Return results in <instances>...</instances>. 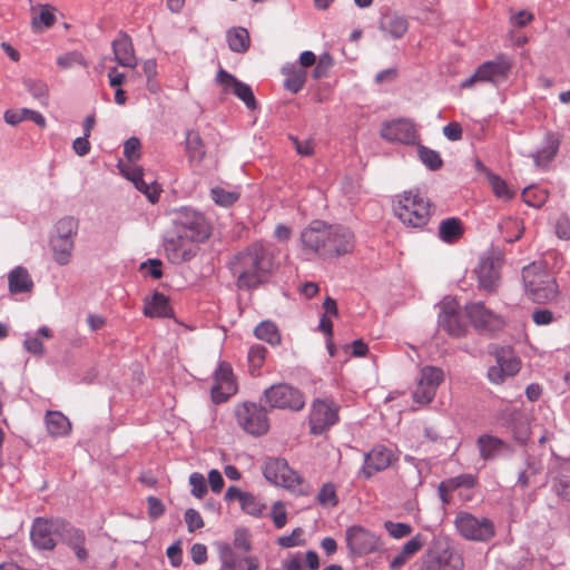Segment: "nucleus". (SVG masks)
<instances>
[{
  "label": "nucleus",
  "mask_w": 570,
  "mask_h": 570,
  "mask_svg": "<svg viewBox=\"0 0 570 570\" xmlns=\"http://www.w3.org/2000/svg\"><path fill=\"white\" fill-rule=\"evenodd\" d=\"M272 265V256L267 248L256 243L235 256L230 263V271L239 289H253L267 282Z\"/></svg>",
  "instance_id": "obj_1"
},
{
  "label": "nucleus",
  "mask_w": 570,
  "mask_h": 570,
  "mask_svg": "<svg viewBox=\"0 0 570 570\" xmlns=\"http://www.w3.org/2000/svg\"><path fill=\"white\" fill-rule=\"evenodd\" d=\"M394 215L410 228H423L432 215V204L419 190H407L393 200Z\"/></svg>",
  "instance_id": "obj_2"
},
{
  "label": "nucleus",
  "mask_w": 570,
  "mask_h": 570,
  "mask_svg": "<svg viewBox=\"0 0 570 570\" xmlns=\"http://www.w3.org/2000/svg\"><path fill=\"white\" fill-rule=\"evenodd\" d=\"M522 279L527 296L534 303H549L559 295L557 279L543 263H532L523 267Z\"/></svg>",
  "instance_id": "obj_3"
},
{
  "label": "nucleus",
  "mask_w": 570,
  "mask_h": 570,
  "mask_svg": "<svg viewBox=\"0 0 570 570\" xmlns=\"http://www.w3.org/2000/svg\"><path fill=\"white\" fill-rule=\"evenodd\" d=\"M422 570H462V554L446 541H434L421 559Z\"/></svg>",
  "instance_id": "obj_4"
},
{
  "label": "nucleus",
  "mask_w": 570,
  "mask_h": 570,
  "mask_svg": "<svg viewBox=\"0 0 570 570\" xmlns=\"http://www.w3.org/2000/svg\"><path fill=\"white\" fill-rule=\"evenodd\" d=\"M234 416L237 425L247 434L262 436L269 430V420L264 406L254 402H242L235 405Z\"/></svg>",
  "instance_id": "obj_5"
},
{
  "label": "nucleus",
  "mask_w": 570,
  "mask_h": 570,
  "mask_svg": "<svg viewBox=\"0 0 570 570\" xmlns=\"http://www.w3.org/2000/svg\"><path fill=\"white\" fill-rule=\"evenodd\" d=\"M174 223V232L187 237L189 242H204L210 235V228L205 217L193 209L178 210Z\"/></svg>",
  "instance_id": "obj_6"
},
{
  "label": "nucleus",
  "mask_w": 570,
  "mask_h": 570,
  "mask_svg": "<svg viewBox=\"0 0 570 570\" xmlns=\"http://www.w3.org/2000/svg\"><path fill=\"white\" fill-rule=\"evenodd\" d=\"M512 69V62L505 56L495 60L485 61L475 70L474 75L461 83V88H470L475 82H491L499 85L505 81Z\"/></svg>",
  "instance_id": "obj_7"
},
{
  "label": "nucleus",
  "mask_w": 570,
  "mask_h": 570,
  "mask_svg": "<svg viewBox=\"0 0 570 570\" xmlns=\"http://www.w3.org/2000/svg\"><path fill=\"white\" fill-rule=\"evenodd\" d=\"M263 473L268 482L302 493V476L284 459H268Z\"/></svg>",
  "instance_id": "obj_8"
},
{
  "label": "nucleus",
  "mask_w": 570,
  "mask_h": 570,
  "mask_svg": "<svg viewBox=\"0 0 570 570\" xmlns=\"http://www.w3.org/2000/svg\"><path fill=\"white\" fill-rule=\"evenodd\" d=\"M455 527L463 538L473 541H489L495 534L494 524L491 520L476 518L464 511L456 514Z\"/></svg>",
  "instance_id": "obj_9"
},
{
  "label": "nucleus",
  "mask_w": 570,
  "mask_h": 570,
  "mask_svg": "<svg viewBox=\"0 0 570 570\" xmlns=\"http://www.w3.org/2000/svg\"><path fill=\"white\" fill-rule=\"evenodd\" d=\"M331 224L324 220H312L299 236L302 250L306 255H315L324 259Z\"/></svg>",
  "instance_id": "obj_10"
},
{
  "label": "nucleus",
  "mask_w": 570,
  "mask_h": 570,
  "mask_svg": "<svg viewBox=\"0 0 570 570\" xmlns=\"http://www.w3.org/2000/svg\"><path fill=\"white\" fill-rule=\"evenodd\" d=\"M264 401L272 409L299 411L305 405L303 394L287 384H276L266 389L264 391Z\"/></svg>",
  "instance_id": "obj_11"
},
{
  "label": "nucleus",
  "mask_w": 570,
  "mask_h": 570,
  "mask_svg": "<svg viewBox=\"0 0 570 570\" xmlns=\"http://www.w3.org/2000/svg\"><path fill=\"white\" fill-rule=\"evenodd\" d=\"M338 405L328 399L315 400L309 413L311 433L318 435L328 430L338 421Z\"/></svg>",
  "instance_id": "obj_12"
},
{
  "label": "nucleus",
  "mask_w": 570,
  "mask_h": 570,
  "mask_svg": "<svg viewBox=\"0 0 570 570\" xmlns=\"http://www.w3.org/2000/svg\"><path fill=\"white\" fill-rule=\"evenodd\" d=\"M214 384L210 390L212 400L216 404L226 402L238 391L237 380L232 365L220 361L213 375Z\"/></svg>",
  "instance_id": "obj_13"
},
{
  "label": "nucleus",
  "mask_w": 570,
  "mask_h": 570,
  "mask_svg": "<svg viewBox=\"0 0 570 570\" xmlns=\"http://www.w3.org/2000/svg\"><path fill=\"white\" fill-rule=\"evenodd\" d=\"M65 520L37 518L31 527L30 539L40 550H53L57 546L55 535L60 538Z\"/></svg>",
  "instance_id": "obj_14"
},
{
  "label": "nucleus",
  "mask_w": 570,
  "mask_h": 570,
  "mask_svg": "<svg viewBox=\"0 0 570 570\" xmlns=\"http://www.w3.org/2000/svg\"><path fill=\"white\" fill-rule=\"evenodd\" d=\"M444 379L443 371L435 366H424L413 391V400L421 405L429 404L435 396L439 385Z\"/></svg>",
  "instance_id": "obj_15"
},
{
  "label": "nucleus",
  "mask_w": 570,
  "mask_h": 570,
  "mask_svg": "<svg viewBox=\"0 0 570 570\" xmlns=\"http://www.w3.org/2000/svg\"><path fill=\"white\" fill-rule=\"evenodd\" d=\"M355 245L354 233L342 225H331L324 259L350 254Z\"/></svg>",
  "instance_id": "obj_16"
},
{
  "label": "nucleus",
  "mask_w": 570,
  "mask_h": 570,
  "mask_svg": "<svg viewBox=\"0 0 570 570\" xmlns=\"http://www.w3.org/2000/svg\"><path fill=\"white\" fill-rule=\"evenodd\" d=\"M346 542L348 549L358 556L372 553L381 546L380 537L360 525L346 530Z\"/></svg>",
  "instance_id": "obj_17"
},
{
  "label": "nucleus",
  "mask_w": 570,
  "mask_h": 570,
  "mask_svg": "<svg viewBox=\"0 0 570 570\" xmlns=\"http://www.w3.org/2000/svg\"><path fill=\"white\" fill-rule=\"evenodd\" d=\"M381 137L391 142L405 145H414L419 139L413 121L403 118L384 122L381 127Z\"/></svg>",
  "instance_id": "obj_18"
},
{
  "label": "nucleus",
  "mask_w": 570,
  "mask_h": 570,
  "mask_svg": "<svg viewBox=\"0 0 570 570\" xmlns=\"http://www.w3.org/2000/svg\"><path fill=\"white\" fill-rule=\"evenodd\" d=\"M216 81L222 87L224 94H234L250 110H255L257 108V101L253 90L247 83L242 82L222 68L217 72Z\"/></svg>",
  "instance_id": "obj_19"
},
{
  "label": "nucleus",
  "mask_w": 570,
  "mask_h": 570,
  "mask_svg": "<svg viewBox=\"0 0 570 570\" xmlns=\"http://www.w3.org/2000/svg\"><path fill=\"white\" fill-rule=\"evenodd\" d=\"M195 242H189L187 237L174 232L165 238V252L167 258L174 264H181L190 261L197 252Z\"/></svg>",
  "instance_id": "obj_20"
},
{
  "label": "nucleus",
  "mask_w": 570,
  "mask_h": 570,
  "mask_svg": "<svg viewBox=\"0 0 570 570\" xmlns=\"http://www.w3.org/2000/svg\"><path fill=\"white\" fill-rule=\"evenodd\" d=\"M465 312L474 327L481 332H494L503 325L502 318L483 303H470L465 306Z\"/></svg>",
  "instance_id": "obj_21"
},
{
  "label": "nucleus",
  "mask_w": 570,
  "mask_h": 570,
  "mask_svg": "<svg viewBox=\"0 0 570 570\" xmlns=\"http://www.w3.org/2000/svg\"><path fill=\"white\" fill-rule=\"evenodd\" d=\"M501 267L502 261L499 257L481 258L474 271L479 287L488 292L494 291L500 282Z\"/></svg>",
  "instance_id": "obj_22"
},
{
  "label": "nucleus",
  "mask_w": 570,
  "mask_h": 570,
  "mask_svg": "<svg viewBox=\"0 0 570 570\" xmlns=\"http://www.w3.org/2000/svg\"><path fill=\"white\" fill-rule=\"evenodd\" d=\"M60 540L69 549H71L81 563H85L89 559V551L86 548L87 538L83 530L71 525L68 522H63Z\"/></svg>",
  "instance_id": "obj_23"
},
{
  "label": "nucleus",
  "mask_w": 570,
  "mask_h": 570,
  "mask_svg": "<svg viewBox=\"0 0 570 570\" xmlns=\"http://www.w3.org/2000/svg\"><path fill=\"white\" fill-rule=\"evenodd\" d=\"M439 328L454 337H460L465 333L466 325L462 322L454 302L443 304L439 315Z\"/></svg>",
  "instance_id": "obj_24"
},
{
  "label": "nucleus",
  "mask_w": 570,
  "mask_h": 570,
  "mask_svg": "<svg viewBox=\"0 0 570 570\" xmlns=\"http://www.w3.org/2000/svg\"><path fill=\"white\" fill-rule=\"evenodd\" d=\"M122 175L130 180L134 186L145 194L150 203H156L159 198V187L155 181L147 183L144 179L141 168L132 165H119Z\"/></svg>",
  "instance_id": "obj_25"
},
{
  "label": "nucleus",
  "mask_w": 570,
  "mask_h": 570,
  "mask_svg": "<svg viewBox=\"0 0 570 570\" xmlns=\"http://www.w3.org/2000/svg\"><path fill=\"white\" fill-rule=\"evenodd\" d=\"M111 47L115 60L119 66L131 69L137 67L134 43L127 33L120 32L112 41Z\"/></svg>",
  "instance_id": "obj_26"
},
{
  "label": "nucleus",
  "mask_w": 570,
  "mask_h": 570,
  "mask_svg": "<svg viewBox=\"0 0 570 570\" xmlns=\"http://www.w3.org/2000/svg\"><path fill=\"white\" fill-rule=\"evenodd\" d=\"M393 460V453L385 446H376L365 455L363 474L371 478L374 473L385 470Z\"/></svg>",
  "instance_id": "obj_27"
},
{
  "label": "nucleus",
  "mask_w": 570,
  "mask_h": 570,
  "mask_svg": "<svg viewBox=\"0 0 570 570\" xmlns=\"http://www.w3.org/2000/svg\"><path fill=\"white\" fill-rule=\"evenodd\" d=\"M520 370V362L517 357L504 355L497 356V364L488 371L489 380L494 384H500L509 376L515 375Z\"/></svg>",
  "instance_id": "obj_28"
},
{
  "label": "nucleus",
  "mask_w": 570,
  "mask_h": 570,
  "mask_svg": "<svg viewBox=\"0 0 570 570\" xmlns=\"http://www.w3.org/2000/svg\"><path fill=\"white\" fill-rule=\"evenodd\" d=\"M33 281L28 269L17 266L8 274V287L11 294L31 293L33 291Z\"/></svg>",
  "instance_id": "obj_29"
},
{
  "label": "nucleus",
  "mask_w": 570,
  "mask_h": 570,
  "mask_svg": "<svg viewBox=\"0 0 570 570\" xmlns=\"http://www.w3.org/2000/svg\"><path fill=\"white\" fill-rule=\"evenodd\" d=\"M31 11L33 13L31 19L33 31L40 32L43 29H49L57 21L56 8L50 4H39L38 8H32Z\"/></svg>",
  "instance_id": "obj_30"
},
{
  "label": "nucleus",
  "mask_w": 570,
  "mask_h": 570,
  "mask_svg": "<svg viewBox=\"0 0 570 570\" xmlns=\"http://www.w3.org/2000/svg\"><path fill=\"white\" fill-rule=\"evenodd\" d=\"M284 75V87L292 94H297L303 89L306 82L307 72L295 65H287L282 68Z\"/></svg>",
  "instance_id": "obj_31"
},
{
  "label": "nucleus",
  "mask_w": 570,
  "mask_h": 570,
  "mask_svg": "<svg viewBox=\"0 0 570 570\" xmlns=\"http://www.w3.org/2000/svg\"><path fill=\"white\" fill-rule=\"evenodd\" d=\"M45 422L48 433L52 436H65L71 431L70 421L59 411H48Z\"/></svg>",
  "instance_id": "obj_32"
},
{
  "label": "nucleus",
  "mask_w": 570,
  "mask_h": 570,
  "mask_svg": "<svg viewBox=\"0 0 570 570\" xmlns=\"http://www.w3.org/2000/svg\"><path fill=\"white\" fill-rule=\"evenodd\" d=\"M464 233L462 222L456 217H449L441 220L439 225V237L446 244L456 243Z\"/></svg>",
  "instance_id": "obj_33"
},
{
  "label": "nucleus",
  "mask_w": 570,
  "mask_h": 570,
  "mask_svg": "<svg viewBox=\"0 0 570 570\" xmlns=\"http://www.w3.org/2000/svg\"><path fill=\"white\" fill-rule=\"evenodd\" d=\"M185 144L188 160L199 164L206 155L205 144L200 135L195 130H188L186 132Z\"/></svg>",
  "instance_id": "obj_34"
},
{
  "label": "nucleus",
  "mask_w": 570,
  "mask_h": 570,
  "mask_svg": "<svg viewBox=\"0 0 570 570\" xmlns=\"http://www.w3.org/2000/svg\"><path fill=\"white\" fill-rule=\"evenodd\" d=\"M3 117H4L6 122L11 126H16L26 119L32 120L41 128H45L47 126L46 119L40 112L28 109V108H22L19 110H12V109L7 110L4 112Z\"/></svg>",
  "instance_id": "obj_35"
},
{
  "label": "nucleus",
  "mask_w": 570,
  "mask_h": 570,
  "mask_svg": "<svg viewBox=\"0 0 570 570\" xmlns=\"http://www.w3.org/2000/svg\"><path fill=\"white\" fill-rule=\"evenodd\" d=\"M171 313L168 298L161 293H155L150 301H146L144 314L149 317H166Z\"/></svg>",
  "instance_id": "obj_36"
},
{
  "label": "nucleus",
  "mask_w": 570,
  "mask_h": 570,
  "mask_svg": "<svg viewBox=\"0 0 570 570\" xmlns=\"http://www.w3.org/2000/svg\"><path fill=\"white\" fill-rule=\"evenodd\" d=\"M51 247L53 250L55 261L59 265H66L70 262L73 250V239L52 237Z\"/></svg>",
  "instance_id": "obj_37"
},
{
  "label": "nucleus",
  "mask_w": 570,
  "mask_h": 570,
  "mask_svg": "<svg viewBox=\"0 0 570 570\" xmlns=\"http://www.w3.org/2000/svg\"><path fill=\"white\" fill-rule=\"evenodd\" d=\"M227 42L232 51L244 53L249 48V35L244 28H234L227 32Z\"/></svg>",
  "instance_id": "obj_38"
},
{
  "label": "nucleus",
  "mask_w": 570,
  "mask_h": 570,
  "mask_svg": "<svg viewBox=\"0 0 570 570\" xmlns=\"http://www.w3.org/2000/svg\"><path fill=\"white\" fill-rule=\"evenodd\" d=\"M382 29L395 39L402 38L407 29L409 22L404 17L397 14L386 16L382 21Z\"/></svg>",
  "instance_id": "obj_39"
},
{
  "label": "nucleus",
  "mask_w": 570,
  "mask_h": 570,
  "mask_svg": "<svg viewBox=\"0 0 570 570\" xmlns=\"http://www.w3.org/2000/svg\"><path fill=\"white\" fill-rule=\"evenodd\" d=\"M254 334L258 340L265 341L271 345H277L281 343V334L273 322L264 321L259 323L255 327Z\"/></svg>",
  "instance_id": "obj_40"
},
{
  "label": "nucleus",
  "mask_w": 570,
  "mask_h": 570,
  "mask_svg": "<svg viewBox=\"0 0 570 570\" xmlns=\"http://www.w3.org/2000/svg\"><path fill=\"white\" fill-rule=\"evenodd\" d=\"M219 560L222 570H245L243 559H239L234 549L227 543L219 547Z\"/></svg>",
  "instance_id": "obj_41"
},
{
  "label": "nucleus",
  "mask_w": 570,
  "mask_h": 570,
  "mask_svg": "<svg viewBox=\"0 0 570 570\" xmlns=\"http://www.w3.org/2000/svg\"><path fill=\"white\" fill-rule=\"evenodd\" d=\"M500 229L504 239L509 243H513L521 238L524 226L520 219L509 217L502 220Z\"/></svg>",
  "instance_id": "obj_42"
},
{
  "label": "nucleus",
  "mask_w": 570,
  "mask_h": 570,
  "mask_svg": "<svg viewBox=\"0 0 570 570\" xmlns=\"http://www.w3.org/2000/svg\"><path fill=\"white\" fill-rule=\"evenodd\" d=\"M478 445L480 455L484 460H488L494 456L502 449L503 442L498 438L484 434L478 439Z\"/></svg>",
  "instance_id": "obj_43"
},
{
  "label": "nucleus",
  "mask_w": 570,
  "mask_h": 570,
  "mask_svg": "<svg viewBox=\"0 0 570 570\" xmlns=\"http://www.w3.org/2000/svg\"><path fill=\"white\" fill-rule=\"evenodd\" d=\"M559 149V142L557 139L550 137L547 146L539 150L533 159L534 164L538 167H546L556 156Z\"/></svg>",
  "instance_id": "obj_44"
},
{
  "label": "nucleus",
  "mask_w": 570,
  "mask_h": 570,
  "mask_svg": "<svg viewBox=\"0 0 570 570\" xmlns=\"http://www.w3.org/2000/svg\"><path fill=\"white\" fill-rule=\"evenodd\" d=\"M267 348L263 345L255 344L248 351L249 371L253 375H258L259 370L264 365Z\"/></svg>",
  "instance_id": "obj_45"
},
{
  "label": "nucleus",
  "mask_w": 570,
  "mask_h": 570,
  "mask_svg": "<svg viewBox=\"0 0 570 570\" xmlns=\"http://www.w3.org/2000/svg\"><path fill=\"white\" fill-rule=\"evenodd\" d=\"M24 86L30 95L39 100L41 106L48 105L49 89L48 86L41 80L27 79Z\"/></svg>",
  "instance_id": "obj_46"
},
{
  "label": "nucleus",
  "mask_w": 570,
  "mask_h": 570,
  "mask_svg": "<svg viewBox=\"0 0 570 570\" xmlns=\"http://www.w3.org/2000/svg\"><path fill=\"white\" fill-rule=\"evenodd\" d=\"M476 482L475 476L472 474H461L454 478L446 479L441 482L442 491H454L458 488H473Z\"/></svg>",
  "instance_id": "obj_47"
},
{
  "label": "nucleus",
  "mask_w": 570,
  "mask_h": 570,
  "mask_svg": "<svg viewBox=\"0 0 570 570\" xmlns=\"http://www.w3.org/2000/svg\"><path fill=\"white\" fill-rule=\"evenodd\" d=\"M210 196L216 205L228 207L238 200L240 194L236 190L229 191L222 187H215L210 189Z\"/></svg>",
  "instance_id": "obj_48"
},
{
  "label": "nucleus",
  "mask_w": 570,
  "mask_h": 570,
  "mask_svg": "<svg viewBox=\"0 0 570 570\" xmlns=\"http://www.w3.org/2000/svg\"><path fill=\"white\" fill-rule=\"evenodd\" d=\"M242 510L253 517H259L266 509V505L253 493L247 492L240 501Z\"/></svg>",
  "instance_id": "obj_49"
},
{
  "label": "nucleus",
  "mask_w": 570,
  "mask_h": 570,
  "mask_svg": "<svg viewBox=\"0 0 570 570\" xmlns=\"http://www.w3.org/2000/svg\"><path fill=\"white\" fill-rule=\"evenodd\" d=\"M78 222L73 217H63L56 225L57 238H71L77 234Z\"/></svg>",
  "instance_id": "obj_50"
},
{
  "label": "nucleus",
  "mask_w": 570,
  "mask_h": 570,
  "mask_svg": "<svg viewBox=\"0 0 570 570\" xmlns=\"http://www.w3.org/2000/svg\"><path fill=\"white\" fill-rule=\"evenodd\" d=\"M419 157L421 161L431 170H438L442 167L443 160L440 154L425 146L419 147Z\"/></svg>",
  "instance_id": "obj_51"
},
{
  "label": "nucleus",
  "mask_w": 570,
  "mask_h": 570,
  "mask_svg": "<svg viewBox=\"0 0 570 570\" xmlns=\"http://www.w3.org/2000/svg\"><path fill=\"white\" fill-rule=\"evenodd\" d=\"M522 198L529 206L540 207L548 199V193L537 187H528L523 189Z\"/></svg>",
  "instance_id": "obj_52"
},
{
  "label": "nucleus",
  "mask_w": 570,
  "mask_h": 570,
  "mask_svg": "<svg viewBox=\"0 0 570 570\" xmlns=\"http://www.w3.org/2000/svg\"><path fill=\"white\" fill-rule=\"evenodd\" d=\"M57 65L59 66V68L66 70V69L73 68L76 66L86 67L87 61L80 52L71 51V52H67L65 55L59 56L57 58Z\"/></svg>",
  "instance_id": "obj_53"
},
{
  "label": "nucleus",
  "mask_w": 570,
  "mask_h": 570,
  "mask_svg": "<svg viewBox=\"0 0 570 570\" xmlns=\"http://www.w3.org/2000/svg\"><path fill=\"white\" fill-rule=\"evenodd\" d=\"M317 502L324 507H335L337 504L336 489L334 484L326 483L321 488L317 494Z\"/></svg>",
  "instance_id": "obj_54"
},
{
  "label": "nucleus",
  "mask_w": 570,
  "mask_h": 570,
  "mask_svg": "<svg viewBox=\"0 0 570 570\" xmlns=\"http://www.w3.org/2000/svg\"><path fill=\"white\" fill-rule=\"evenodd\" d=\"M489 181L494 195L499 198L511 199L514 195V191L509 188L507 183L502 180L499 176L492 175L489 177Z\"/></svg>",
  "instance_id": "obj_55"
},
{
  "label": "nucleus",
  "mask_w": 570,
  "mask_h": 570,
  "mask_svg": "<svg viewBox=\"0 0 570 570\" xmlns=\"http://www.w3.org/2000/svg\"><path fill=\"white\" fill-rule=\"evenodd\" d=\"M384 528L394 539H402L412 533L413 528L409 523L385 521Z\"/></svg>",
  "instance_id": "obj_56"
},
{
  "label": "nucleus",
  "mask_w": 570,
  "mask_h": 570,
  "mask_svg": "<svg viewBox=\"0 0 570 570\" xmlns=\"http://www.w3.org/2000/svg\"><path fill=\"white\" fill-rule=\"evenodd\" d=\"M189 484L191 487V494L195 498L202 499L207 493L206 480L202 473H191L189 476Z\"/></svg>",
  "instance_id": "obj_57"
},
{
  "label": "nucleus",
  "mask_w": 570,
  "mask_h": 570,
  "mask_svg": "<svg viewBox=\"0 0 570 570\" xmlns=\"http://www.w3.org/2000/svg\"><path fill=\"white\" fill-rule=\"evenodd\" d=\"M303 529L295 528L289 535H283L277 539V543L282 548H293L299 547L304 544V540L302 539Z\"/></svg>",
  "instance_id": "obj_58"
},
{
  "label": "nucleus",
  "mask_w": 570,
  "mask_h": 570,
  "mask_svg": "<svg viewBox=\"0 0 570 570\" xmlns=\"http://www.w3.org/2000/svg\"><path fill=\"white\" fill-rule=\"evenodd\" d=\"M233 544L237 549H242L244 552H248L252 549V542L249 533L244 528H238L234 532Z\"/></svg>",
  "instance_id": "obj_59"
},
{
  "label": "nucleus",
  "mask_w": 570,
  "mask_h": 570,
  "mask_svg": "<svg viewBox=\"0 0 570 570\" xmlns=\"http://www.w3.org/2000/svg\"><path fill=\"white\" fill-rule=\"evenodd\" d=\"M140 140L136 137L129 138L124 146V155L129 161L138 160L140 157Z\"/></svg>",
  "instance_id": "obj_60"
},
{
  "label": "nucleus",
  "mask_w": 570,
  "mask_h": 570,
  "mask_svg": "<svg viewBox=\"0 0 570 570\" xmlns=\"http://www.w3.org/2000/svg\"><path fill=\"white\" fill-rule=\"evenodd\" d=\"M272 519L277 529H282L286 524L287 513L285 505L281 501H277L273 504Z\"/></svg>",
  "instance_id": "obj_61"
},
{
  "label": "nucleus",
  "mask_w": 570,
  "mask_h": 570,
  "mask_svg": "<svg viewBox=\"0 0 570 570\" xmlns=\"http://www.w3.org/2000/svg\"><path fill=\"white\" fill-rule=\"evenodd\" d=\"M184 518H185V522L187 524L189 532H194L204 527V521H203L202 515L199 514L198 511H196L194 509H188L185 512Z\"/></svg>",
  "instance_id": "obj_62"
},
{
  "label": "nucleus",
  "mask_w": 570,
  "mask_h": 570,
  "mask_svg": "<svg viewBox=\"0 0 570 570\" xmlns=\"http://www.w3.org/2000/svg\"><path fill=\"white\" fill-rule=\"evenodd\" d=\"M424 546V541L420 534H416L411 540H409L402 548L401 552L410 559L416 552H419Z\"/></svg>",
  "instance_id": "obj_63"
},
{
  "label": "nucleus",
  "mask_w": 570,
  "mask_h": 570,
  "mask_svg": "<svg viewBox=\"0 0 570 570\" xmlns=\"http://www.w3.org/2000/svg\"><path fill=\"white\" fill-rule=\"evenodd\" d=\"M553 490L558 497L570 501V476H561L554 481Z\"/></svg>",
  "instance_id": "obj_64"
}]
</instances>
